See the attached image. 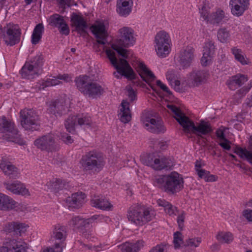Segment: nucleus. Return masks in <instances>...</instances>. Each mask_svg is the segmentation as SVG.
<instances>
[{"label":"nucleus","mask_w":252,"mask_h":252,"mask_svg":"<svg viewBox=\"0 0 252 252\" xmlns=\"http://www.w3.org/2000/svg\"><path fill=\"white\" fill-rule=\"evenodd\" d=\"M102 219H103V217L100 215H94L91 218L86 219L82 218L80 216H75L73 217L68 221V225L79 228L80 227H86L95 220H101Z\"/></svg>","instance_id":"nucleus-20"},{"label":"nucleus","mask_w":252,"mask_h":252,"mask_svg":"<svg viewBox=\"0 0 252 252\" xmlns=\"http://www.w3.org/2000/svg\"><path fill=\"white\" fill-rule=\"evenodd\" d=\"M131 4L117 2V12L121 16H127L131 11Z\"/></svg>","instance_id":"nucleus-46"},{"label":"nucleus","mask_w":252,"mask_h":252,"mask_svg":"<svg viewBox=\"0 0 252 252\" xmlns=\"http://www.w3.org/2000/svg\"><path fill=\"white\" fill-rule=\"evenodd\" d=\"M62 140L66 144H71L73 142V139L71 137L66 133L63 134L61 136Z\"/></svg>","instance_id":"nucleus-61"},{"label":"nucleus","mask_w":252,"mask_h":252,"mask_svg":"<svg viewBox=\"0 0 252 252\" xmlns=\"http://www.w3.org/2000/svg\"><path fill=\"white\" fill-rule=\"evenodd\" d=\"M136 70L142 80L155 91V87L151 84V83L156 79V76L154 73L142 62L138 63Z\"/></svg>","instance_id":"nucleus-18"},{"label":"nucleus","mask_w":252,"mask_h":252,"mask_svg":"<svg viewBox=\"0 0 252 252\" xmlns=\"http://www.w3.org/2000/svg\"><path fill=\"white\" fill-rule=\"evenodd\" d=\"M167 107L173 112L174 117L183 127L186 132H191L192 127L194 126V123L179 108L174 105H168Z\"/></svg>","instance_id":"nucleus-12"},{"label":"nucleus","mask_w":252,"mask_h":252,"mask_svg":"<svg viewBox=\"0 0 252 252\" xmlns=\"http://www.w3.org/2000/svg\"><path fill=\"white\" fill-rule=\"evenodd\" d=\"M243 216L249 221H252V210L246 209L243 211Z\"/></svg>","instance_id":"nucleus-62"},{"label":"nucleus","mask_w":252,"mask_h":252,"mask_svg":"<svg viewBox=\"0 0 252 252\" xmlns=\"http://www.w3.org/2000/svg\"><path fill=\"white\" fill-rule=\"evenodd\" d=\"M191 132L195 134L197 136L201 137L202 135H207L212 131V129L210 124L204 121H201L200 124L192 127Z\"/></svg>","instance_id":"nucleus-33"},{"label":"nucleus","mask_w":252,"mask_h":252,"mask_svg":"<svg viewBox=\"0 0 252 252\" xmlns=\"http://www.w3.org/2000/svg\"><path fill=\"white\" fill-rule=\"evenodd\" d=\"M217 240L220 243H231L233 239L232 234L230 232H220L216 236Z\"/></svg>","instance_id":"nucleus-47"},{"label":"nucleus","mask_w":252,"mask_h":252,"mask_svg":"<svg viewBox=\"0 0 252 252\" xmlns=\"http://www.w3.org/2000/svg\"><path fill=\"white\" fill-rule=\"evenodd\" d=\"M92 206L103 210H111L113 205L105 197L102 196H94L91 200Z\"/></svg>","instance_id":"nucleus-26"},{"label":"nucleus","mask_w":252,"mask_h":252,"mask_svg":"<svg viewBox=\"0 0 252 252\" xmlns=\"http://www.w3.org/2000/svg\"><path fill=\"white\" fill-rule=\"evenodd\" d=\"M127 218L131 223L142 226L151 221L155 216L154 211L143 206L135 205L129 208Z\"/></svg>","instance_id":"nucleus-2"},{"label":"nucleus","mask_w":252,"mask_h":252,"mask_svg":"<svg viewBox=\"0 0 252 252\" xmlns=\"http://www.w3.org/2000/svg\"><path fill=\"white\" fill-rule=\"evenodd\" d=\"M157 204L158 206L163 207L166 214L170 216H176L177 212V208L173 206L165 200L158 199L157 200Z\"/></svg>","instance_id":"nucleus-43"},{"label":"nucleus","mask_w":252,"mask_h":252,"mask_svg":"<svg viewBox=\"0 0 252 252\" xmlns=\"http://www.w3.org/2000/svg\"><path fill=\"white\" fill-rule=\"evenodd\" d=\"M248 80V78L246 75L238 74L231 77V79L228 82L227 85L231 90H235L236 89L235 85H237V87H239L247 82Z\"/></svg>","instance_id":"nucleus-37"},{"label":"nucleus","mask_w":252,"mask_h":252,"mask_svg":"<svg viewBox=\"0 0 252 252\" xmlns=\"http://www.w3.org/2000/svg\"><path fill=\"white\" fill-rule=\"evenodd\" d=\"M29 225L24 223L12 221L6 223L3 227V231L6 234L12 233L13 235L21 236L25 233Z\"/></svg>","instance_id":"nucleus-17"},{"label":"nucleus","mask_w":252,"mask_h":252,"mask_svg":"<svg viewBox=\"0 0 252 252\" xmlns=\"http://www.w3.org/2000/svg\"><path fill=\"white\" fill-rule=\"evenodd\" d=\"M126 90L127 92V96L130 102H133L136 99V94L130 86H127Z\"/></svg>","instance_id":"nucleus-55"},{"label":"nucleus","mask_w":252,"mask_h":252,"mask_svg":"<svg viewBox=\"0 0 252 252\" xmlns=\"http://www.w3.org/2000/svg\"><path fill=\"white\" fill-rule=\"evenodd\" d=\"M0 168L4 174L11 178H16L20 174L18 169L10 162H3L0 163Z\"/></svg>","instance_id":"nucleus-32"},{"label":"nucleus","mask_w":252,"mask_h":252,"mask_svg":"<svg viewBox=\"0 0 252 252\" xmlns=\"http://www.w3.org/2000/svg\"><path fill=\"white\" fill-rule=\"evenodd\" d=\"M144 164L157 170L169 169L174 165L173 161L171 158L163 156L155 157L153 155L147 156Z\"/></svg>","instance_id":"nucleus-10"},{"label":"nucleus","mask_w":252,"mask_h":252,"mask_svg":"<svg viewBox=\"0 0 252 252\" xmlns=\"http://www.w3.org/2000/svg\"><path fill=\"white\" fill-rule=\"evenodd\" d=\"M106 53L111 63L117 69V74L119 73L130 80L135 78L134 72L125 59H120L119 63H118L115 53L113 51L107 49Z\"/></svg>","instance_id":"nucleus-5"},{"label":"nucleus","mask_w":252,"mask_h":252,"mask_svg":"<svg viewBox=\"0 0 252 252\" xmlns=\"http://www.w3.org/2000/svg\"><path fill=\"white\" fill-rule=\"evenodd\" d=\"M0 132H8L9 137H5L7 140L17 143L20 145L25 144V141L20 138L18 129L14 124L5 116L0 118Z\"/></svg>","instance_id":"nucleus-8"},{"label":"nucleus","mask_w":252,"mask_h":252,"mask_svg":"<svg viewBox=\"0 0 252 252\" xmlns=\"http://www.w3.org/2000/svg\"><path fill=\"white\" fill-rule=\"evenodd\" d=\"M143 246L142 241H138L136 243L126 242L118 246L122 252H138Z\"/></svg>","instance_id":"nucleus-34"},{"label":"nucleus","mask_w":252,"mask_h":252,"mask_svg":"<svg viewBox=\"0 0 252 252\" xmlns=\"http://www.w3.org/2000/svg\"><path fill=\"white\" fill-rule=\"evenodd\" d=\"M16 202L11 198L0 193V210H9L16 207Z\"/></svg>","instance_id":"nucleus-35"},{"label":"nucleus","mask_w":252,"mask_h":252,"mask_svg":"<svg viewBox=\"0 0 252 252\" xmlns=\"http://www.w3.org/2000/svg\"><path fill=\"white\" fill-rule=\"evenodd\" d=\"M122 108L120 109V120L124 123H128L131 119L129 109V103L126 101L123 100L121 103Z\"/></svg>","instance_id":"nucleus-36"},{"label":"nucleus","mask_w":252,"mask_h":252,"mask_svg":"<svg viewBox=\"0 0 252 252\" xmlns=\"http://www.w3.org/2000/svg\"><path fill=\"white\" fill-rule=\"evenodd\" d=\"M71 21L76 27V30L78 32H85L87 28V24L84 18L80 16L75 15L72 18Z\"/></svg>","instance_id":"nucleus-40"},{"label":"nucleus","mask_w":252,"mask_h":252,"mask_svg":"<svg viewBox=\"0 0 252 252\" xmlns=\"http://www.w3.org/2000/svg\"><path fill=\"white\" fill-rule=\"evenodd\" d=\"M67 108L63 99H56L50 102L47 111L51 114L60 116L66 113Z\"/></svg>","instance_id":"nucleus-21"},{"label":"nucleus","mask_w":252,"mask_h":252,"mask_svg":"<svg viewBox=\"0 0 252 252\" xmlns=\"http://www.w3.org/2000/svg\"><path fill=\"white\" fill-rule=\"evenodd\" d=\"M185 218V214L184 212H183L178 217L177 222L180 227H182L183 226Z\"/></svg>","instance_id":"nucleus-63"},{"label":"nucleus","mask_w":252,"mask_h":252,"mask_svg":"<svg viewBox=\"0 0 252 252\" xmlns=\"http://www.w3.org/2000/svg\"><path fill=\"white\" fill-rule=\"evenodd\" d=\"M215 51L214 42L212 41H206L203 47V56L201 59L202 65L206 66L211 63Z\"/></svg>","instance_id":"nucleus-22"},{"label":"nucleus","mask_w":252,"mask_h":252,"mask_svg":"<svg viewBox=\"0 0 252 252\" xmlns=\"http://www.w3.org/2000/svg\"><path fill=\"white\" fill-rule=\"evenodd\" d=\"M111 47H112V48L113 50H115L119 54V55L121 56L122 57H123L124 58H127V50L125 49L118 46L116 44H112Z\"/></svg>","instance_id":"nucleus-53"},{"label":"nucleus","mask_w":252,"mask_h":252,"mask_svg":"<svg viewBox=\"0 0 252 252\" xmlns=\"http://www.w3.org/2000/svg\"><path fill=\"white\" fill-rule=\"evenodd\" d=\"M230 142L226 139L219 143V145L223 149L226 150H229L231 149L230 145Z\"/></svg>","instance_id":"nucleus-60"},{"label":"nucleus","mask_w":252,"mask_h":252,"mask_svg":"<svg viewBox=\"0 0 252 252\" xmlns=\"http://www.w3.org/2000/svg\"><path fill=\"white\" fill-rule=\"evenodd\" d=\"M208 75L205 70H195L190 73L189 79L193 86H198L206 81Z\"/></svg>","instance_id":"nucleus-27"},{"label":"nucleus","mask_w":252,"mask_h":252,"mask_svg":"<svg viewBox=\"0 0 252 252\" xmlns=\"http://www.w3.org/2000/svg\"><path fill=\"white\" fill-rule=\"evenodd\" d=\"M67 235V227L65 226L57 224L54 226L52 236L55 240L63 243L66 239Z\"/></svg>","instance_id":"nucleus-30"},{"label":"nucleus","mask_w":252,"mask_h":252,"mask_svg":"<svg viewBox=\"0 0 252 252\" xmlns=\"http://www.w3.org/2000/svg\"><path fill=\"white\" fill-rule=\"evenodd\" d=\"M34 145L41 151L53 152L58 151L60 146L54 134L49 133L39 137L34 141Z\"/></svg>","instance_id":"nucleus-9"},{"label":"nucleus","mask_w":252,"mask_h":252,"mask_svg":"<svg viewBox=\"0 0 252 252\" xmlns=\"http://www.w3.org/2000/svg\"><path fill=\"white\" fill-rule=\"evenodd\" d=\"M80 164L85 171L99 172L104 165L102 155L95 151L86 153L80 160Z\"/></svg>","instance_id":"nucleus-3"},{"label":"nucleus","mask_w":252,"mask_h":252,"mask_svg":"<svg viewBox=\"0 0 252 252\" xmlns=\"http://www.w3.org/2000/svg\"><path fill=\"white\" fill-rule=\"evenodd\" d=\"M3 31L4 41L7 45L12 46L20 42L21 32L18 25L9 23L3 28Z\"/></svg>","instance_id":"nucleus-11"},{"label":"nucleus","mask_w":252,"mask_h":252,"mask_svg":"<svg viewBox=\"0 0 252 252\" xmlns=\"http://www.w3.org/2000/svg\"><path fill=\"white\" fill-rule=\"evenodd\" d=\"M77 125L84 128L89 127L92 126V121L90 117L87 116H77Z\"/></svg>","instance_id":"nucleus-50"},{"label":"nucleus","mask_w":252,"mask_h":252,"mask_svg":"<svg viewBox=\"0 0 252 252\" xmlns=\"http://www.w3.org/2000/svg\"><path fill=\"white\" fill-rule=\"evenodd\" d=\"M63 243H55L52 247H48L43 250L42 252H63Z\"/></svg>","instance_id":"nucleus-52"},{"label":"nucleus","mask_w":252,"mask_h":252,"mask_svg":"<svg viewBox=\"0 0 252 252\" xmlns=\"http://www.w3.org/2000/svg\"><path fill=\"white\" fill-rule=\"evenodd\" d=\"M154 185L172 194L179 192L184 188V179L182 175L172 172L168 175L156 176L153 180Z\"/></svg>","instance_id":"nucleus-1"},{"label":"nucleus","mask_w":252,"mask_h":252,"mask_svg":"<svg viewBox=\"0 0 252 252\" xmlns=\"http://www.w3.org/2000/svg\"><path fill=\"white\" fill-rule=\"evenodd\" d=\"M183 243V236L181 232L177 231L174 233L173 243L176 249H179Z\"/></svg>","instance_id":"nucleus-51"},{"label":"nucleus","mask_w":252,"mask_h":252,"mask_svg":"<svg viewBox=\"0 0 252 252\" xmlns=\"http://www.w3.org/2000/svg\"><path fill=\"white\" fill-rule=\"evenodd\" d=\"M61 83V81L59 80L58 76H57L53 77L52 78L47 79L45 81H43L41 84V86H42V89H44L46 87L58 85Z\"/></svg>","instance_id":"nucleus-49"},{"label":"nucleus","mask_w":252,"mask_h":252,"mask_svg":"<svg viewBox=\"0 0 252 252\" xmlns=\"http://www.w3.org/2000/svg\"><path fill=\"white\" fill-rule=\"evenodd\" d=\"M4 185L7 190L14 194L30 195L29 190L26 188L24 185L18 181H15L10 183H4Z\"/></svg>","instance_id":"nucleus-24"},{"label":"nucleus","mask_w":252,"mask_h":252,"mask_svg":"<svg viewBox=\"0 0 252 252\" xmlns=\"http://www.w3.org/2000/svg\"><path fill=\"white\" fill-rule=\"evenodd\" d=\"M229 4L232 14L239 17L248 9L249 0H231Z\"/></svg>","instance_id":"nucleus-23"},{"label":"nucleus","mask_w":252,"mask_h":252,"mask_svg":"<svg viewBox=\"0 0 252 252\" xmlns=\"http://www.w3.org/2000/svg\"><path fill=\"white\" fill-rule=\"evenodd\" d=\"M21 125L26 130H37L40 128L39 118L32 109H24L20 112Z\"/></svg>","instance_id":"nucleus-6"},{"label":"nucleus","mask_w":252,"mask_h":252,"mask_svg":"<svg viewBox=\"0 0 252 252\" xmlns=\"http://www.w3.org/2000/svg\"><path fill=\"white\" fill-rule=\"evenodd\" d=\"M91 81L90 77L86 75H80L75 79V85L77 89L84 95Z\"/></svg>","instance_id":"nucleus-31"},{"label":"nucleus","mask_w":252,"mask_h":252,"mask_svg":"<svg viewBox=\"0 0 252 252\" xmlns=\"http://www.w3.org/2000/svg\"><path fill=\"white\" fill-rule=\"evenodd\" d=\"M43 31L44 27L42 24L39 23L36 25L32 35L31 42L32 44L36 45L39 42Z\"/></svg>","instance_id":"nucleus-41"},{"label":"nucleus","mask_w":252,"mask_h":252,"mask_svg":"<svg viewBox=\"0 0 252 252\" xmlns=\"http://www.w3.org/2000/svg\"><path fill=\"white\" fill-rule=\"evenodd\" d=\"M86 197L84 193L77 192L68 197L66 199V202L69 208H78L84 203Z\"/></svg>","instance_id":"nucleus-25"},{"label":"nucleus","mask_w":252,"mask_h":252,"mask_svg":"<svg viewBox=\"0 0 252 252\" xmlns=\"http://www.w3.org/2000/svg\"><path fill=\"white\" fill-rule=\"evenodd\" d=\"M168 246L160 244L153 247L149 252H167Z\"/></svg>","instance_id":"nucleus-54"},{"label":"nucleus","mask_w":252,"mask_h":252,"mask_svg":"<svg viewBox=\"0 0 252 252\" xmlns=\"http://www.w3.org/2000/svg\"><path fill=\"white\" fill-rule=\"evenodd\" d=\"M197 173L199 178L204 179L205 180L208 174H209V171L203 169L198 170Z\"/></svg>","instance_id":"nucleus-64"},{"label":"nucleus","mask_w":252,"mask_h":252,"mask_svg":"<svg viewBox=\"0 0 252 252\" xmlns=\"http://www.w3.org/2000/svg\"><path fill=\"white\" fill-rule=\"evenodd\" d=\"M234 152L241 158H245L250 163L252 164V135L249 138L248 149L237 147Z\"/></svg>","instance_id":"nucleus-29"},{"label":"nucleus","mask_w":252,"mask_h":252,"mask_svg":"<svg viewBox=\"0 0 252 252\" xmlns=\"http://www.w3.org/2000/svg\"><path fill=\"white\" fill-rule=\"evenodd\" d=\"M104 93V89L98 83L91 81L84 95L92 98L100 97Z\"/></svg>","instance_id":"nucleus-28"},{"label":"nucleus","mask_w":252,"mask_h":252,"mask_svg":"<svg viewBox=\"0 0 252 252\" xmlns=\"http://www.w3.org/2000/svg\"><path fill=\"white\" fill-rule=\"evenodd\" d=\"M77 116H69L64 122L66 130L70 133L75 132V126L77 125Z\"/></svg>","instance_id":"nucleus-45"},{"label":"nucleus","mask_w":252,"mask_h":252,"mask_svg":"<svg viewBox=\"0 0 252 252\" xmlns=\"http://www.w3.org/2000/svg\"><path fill=\"white\" fill-rule=\"evenodd\" d=\"M141 122L143 126L149 131L155 133H164L166 128L163 122L159 120H156L147 115H143L141 117Z\"/></svg>","instance_id":"nucleus-13"},{"label":"nucleus","mask_w":252,"mask_h":252,"mask_svg":"<svg viewBox=\"0 0 252 252\" xmlns=\"http://www.w3.org/2000/svg\"><path fill=\"white\" fill-rule=\"evenodd\" d=\"M26 244L21 241L13 239L9 242L8 251L10 252H25Z\"/></svg>","instance_id":"nucleus-39"},{"label":"nucleus","mask_w":252,"mask_h":252,"mask_svg":"<svg viewBox=\"0 0 252 252\" xmlns=\"http://www.w3.org/2000/svg\"><path fill=\"white\" fill-rule=\"evenodd\" d=\"M48 21L51 26L58 28L61 34L67 35L69 33V27L62 16L54 14L50 16Z\"/></svg>","instance_id":"nucleus-16"},{"label":"nucleus","mask_w":252,"mask_h":252,"mask_svg":"<svg viewBox=\"0 0 252 252\" xmlns=\"http://www.w3.org/2000/svg\"><path fill=\"white\" fill-rule=\"evenodd\" d=\"M199 13L200 16L207 22H209L210 20V15H209V11L206 6H203L201 9H200Z\"/></svg>","instance_id":"nucleus-58"},{"label":"nucleus","mask_w":252,"mask_h":252,"mask_svg":"<svg viewBox=\"0 0 252 252\" xmlns=\"http://www.w3.org/2000/svg\"><path fill=\"white\" fill-rule=\"evenodd\" d=\"M48 189H50L51 191L58 192L60 190L65 188V182L60 179H53L52 181L46 184Z\"/></svg>","instance_id":"nucleus-38"},{"label":"nucleus","mask_w":252,"mask_h":252,"mask_svg":"<svg viewBox=\"0 0 252 252\" xmlns=\"http://www.w3.org/2000/svg\"><path fill=\"white\" fill-rule=\"evenodd\" d=\"M91 30L96 38V41L98 44L101 45L106 44L108 33L106 27L103 23H99L93 25L91 27Z\"/></svg>","instance_id":"nucleus-19"},{"label":"nucleus","mask_w":252,"mask_h":252,"mask_svg":"<svg viewBox=\"0 0 252 252\" xmlns=\"http://www.w3.org/2000/svg\"><path fill=\"white\" fill-rule=\"evenodd\" d=\"M120 39L119 45L124 47L132 46L135 42L133 30L129 27H123L119 30Z\"/></svg>","instance_id":"nucleus-14"},{"label":"nucleus","mask_w":252,"mask_h":252,"mask_svg":"<svg viewBox=\"0 0 252 252\" xmlns=\"http://www.w3.org/2000/svg\"><path fill=\"white\" fill-rule=\"evenodd\" d=\"M43 57L38 54L27 61L20 70V74L24 78L32 79L41 73L43 63Z\"/></svg>","instance_id":"nucleus-4"},{"label":"nucleus","mask_w":252,"mask_h":252,"mask_svg":"<svg viewBox=\"0 0 252 252\" xmlns=\"http://www.w3.org/2000/svg\"><path fill=\"white\" fill-rule=\"evenodd\" d=\"M155 50L158 56L165 58L170 52L171 39L169 34L164 31L158 32L155 37Z\"/></svg>","instance_id":"nucleus-7"},{"label":"nucleus","mask_w":252,"mask_h":252,"mask_svg":"<svg viewBox=\"0 0 252 252\" xmlns=\"http://www.w3.org/2000/svg\"><path fill=\"white\" fill-rule=\"evenodd\" d=\"M218 40L221 43H227L230 37V34L226 28L220 29L217 33Z\"/></svg>","instance_id":"nucleus-48"},{"label":"nucleus","mask_w":252,"mask_h":252,"mask_svg":"<svg viewBox=\"0 0 252 252\" xmlns=\"http://www.w3.org/2000/svg\"><path fill=\"white\" fill-rule=\"evenodd\" d=\"M235 165L237 167L241 169L242 171L247 175L250 176L251 174L250 173H249V172L252 174V168H250L248 166H246L245 163H237L235 164Z\"/></svg>","instance_id":"nucleus-57"},{"label":"nucleus","mask_w":252,"mask_h":252,"mask_svg":"<svg viewBox=\"0 0 252 252\" xmlns=\"http://www.w3.org/2000/svg\"><path fill=\"white\" fill-rule=\"evenodd\" d=\"M225 18L227 17L225 16L224 11L220 8H218L215 12L212 13L210 15L209 23L213 24H218Z\"/></svg>","instance_id":"nucleus-42"},{"label":"nucleus","mask_w":252,"mask_h":252,"mask_svg":"<svg viewBox=\"0 0 252 252\" xmlns=\"http://www.w3.org/2000/svg\"><path fill=\"white\" fill-rule=\"evenodd\" d=\"M201 242V238L189 239L187 241V245L190 247H197Z\"/></svg>","instance_id":"nucleus-56"},{"label":"nucleus","mask_w":252,"mask_h":252,"mask_svg":"<svg viewBox=\"0 0 252 252\" xmlns=\"http://www.w3.org/2000/svg\"><path fill=\"white\" fill-rule=\"evenodd\" d=\"M60 4V5L64 8L65 6L66 5L68 7H70L74 4V1L73 0H56Z\"/></svg>","instance_id":"nucleus-59"},{"label":"nucleus","mask_w":252,"mask_h":252,"mask_svg":"<svg viewBox=\"0 0 252 252\" xmlns=\"http://www.w3.org/2000/svg\"><path fill=\"white\" fill-rule=\"evenodd\" d=\"M194 49L191 46L182 49L178 54L177 60L183 68L189 67L194 59Z\"/></svg>","instance_id":"nucleus-15"},{"label":"nucleus","mask_w":252,"mask_h":252,"mask_svg":"<svg viewBox=\"0 0 252 252\" xmlns=\"http://www.w3.org/2000/svg\"><path fill=\"white\" fill-rule=\"evenodd\" d=\"M232 54L234 55L235 59L242 65L248 64L249 60L245 56L243 52L237 47H233L231 49Z\"/></svg>","instance_id":"nucleus-44"}]
</instances>
